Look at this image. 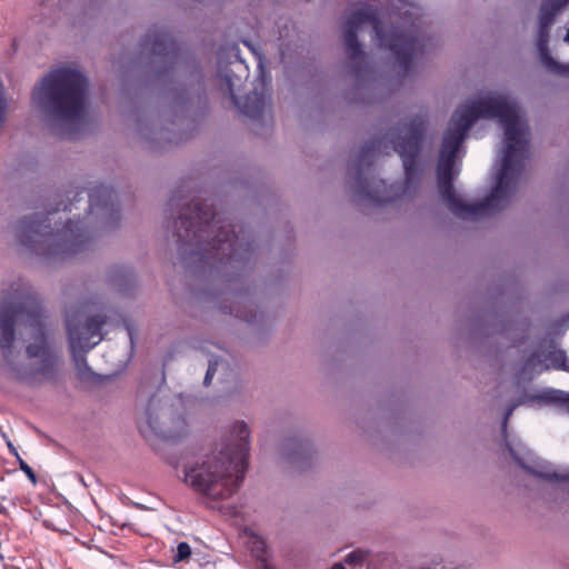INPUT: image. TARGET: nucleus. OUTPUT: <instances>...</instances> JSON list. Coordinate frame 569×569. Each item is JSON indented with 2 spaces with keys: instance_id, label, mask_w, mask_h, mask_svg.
Segmentation results:
<instances>
[{
  "instance_id": "a878e982",
  "label": "nucleus",
  "mask_w": 569,
  "mask_h": 569,
  "mask_svg": "<svg viewBox=\"0 0 569 569\" xmlns=\"http://www.w3.org/2000/svg\"><path fill=\"white\" fill-rule=\"evenodd\" d=\"M6 117V101L3 98L2 84L0 83V126L4 121Z\"/></svg>"
},
{
  "instance_id": "9d476101",
  "label": "nucleus",
  "mask_w": 569,
  "mask_h": 569,
  "mask_svg": "<svg viewBox=\"0 0 569 569\" xmlns=\"http://www.w3.org/2000/svg\"><path fill=\"white\" fill-rule=\"evenodd\" d=\"M550 369L569 370L567 355L563 350L552 349L542 355L532 353L522 365L519 378L531 380L535 376Z\"/></svg>"
},
{
  "instance_id": "393cba45",
  "label": "nucleus",
  "mask_w": 569,
  "mask_h": 569,
  "mask_svg": "<svg viewBox=\"0 0 569 569\" xmlns=\"http://www.w3.org/2000/svg\"><path fill=\"white\" fill-rule=\"evenodd\" d=\"M20 469L27 475V477L34 483L36 482V473L32 468L22 459L19 458Z\"/></svg>"
},
{
  "instance_id": "39448f33",
  "label": "nucleus",
  "mask_w": 569,
  "mask_h": 569,
  "mask_svg": "<svg viewBox=\"0 0 569 569\" xmlns=\"http://www.w3.org/2000/svg\"><path fill=\"white\" fill-rule=\"evenodd\" d=\"M366 23L372 26L379 44L395 54L400 69L403 72L409 71L412 62L425 47V39L420 34L419 24L416 21L407 24V20L403 19V24L395 27L390 33H387L381 24L380 11L376 7L363 4L352 10L345 22L346 53L351 60H357L363 54L357 32Z\"/></svg>"
},
{
  "instance_id": "1a4fd4ad",
  "label": "nucleus",
  "mask_w": 569,
  "mask_h": 569,
  "mask_svg": "<svg viewBox=\"0 0 569 569\" xmlns=\"http://www.w3.org/2000/svg\"><path fill=\"white\" fill-rule=\"evenodd\" d=\"M427 120L422 114L416 116L409 123L398 128V136L392 139L395 151L400 156L407 184L418 179V156L426 133Z\"/></svg>"
},
{
  "instance_id": "c756f323",
  "label": "nucleus",
  "mask_w": 569,
  "mask_h": 569,
  "mask_svg": "<svg viewBox=\"0 0 569 569\" xmlns=\"http://www.w3.org/2000/svg\"><path fill=\"white\" fill-rule=\"evenodd\" d=\"M565 41L569 43V29H568V31L566 33Z\"/></svg>"
},
{
  "instance_id": "f8f14e48",
  "label": "nucleus",
  "mask_w": 569,
  "mask_h": 569,
  "mask_svg": "<svg viewBox=\"0 0 569 569\" xmlns=\"http://www.w3.org/2000/svg\"><path fill=\"white\" fill-rule=\"evenodd\" d=\"M518 405L519 403H515L506 410L503 420L501 423L502 435H503V438L506 440V446H507L511 457L520 465L521 468H523L525 470H527L528 472H530L537 477H540L543 479H558L557 473L546 471L543 469V466L533 459V455L529 449H527L525 446H522L520 443L518 445V448H516L512 443H510L508 441V439H507L508 420L511 417L515 408Z\"/></svg>"
},
{
  "instance_id": "f257e3e1",
  "label": "nucleus",
  "mask_w": 569,
  "mask_h": 569,
  "mask_svg": "<svg viewBox=\"0 0 569 569\" xmlns=\"http://www.w3.org/2000/svg\"><path fill=\"white\" fill-rule=\"evenodd\" d=\"M529 126L506 93L488 92L456 109L445 131L437 182L441 199L460 219L505 209L529 156Z\"/></svg>"
},
{
  "instance_id": "9b49d317",
  "label": "nucleus",
  "mask_w": 569,
  "mask_h": 569,
  "mask_svg": "<svg viewBox=\"0 0 569 569\" xmlns=\"http://www.w3.org/2000/svg\"><path fill=\"white\" fill-rule=\"evenodd\" d=\"M518 405L519 403H515L506 410L503 420L501 423L502 435H503V438L506 440V446H507L511 457L520 465L521 468H523L525 470H527L528 472H530L537 477H540L543 479H558L557 473L546 471L543 469V466L533 459V455L529 449H527L525 446H522L520 443L518 445V448H516L512 443H510L508 441V439H507L508 420L511 417L515 408Z\"/></svg>"
},
{
  "instance_id": "20e7f679",
  "label": "nucleus",
  "mask_w": 569,
  "mask_h": 569,
  "mask_svg": "<svg viewBox=\"0 0 569 569\" xmlns=\"http://www.w3.org/2000/svg\"><path fill=\"white\" fill-rule=\"evenodd\" d=\"M88 80L76 68L59 67L46 74L32 91V101L52 127L79 128L87 114Z\"/></svg>"
},
{
  "instance_id": "4468645a",
  "label": "nucleus",
  "mask_w": 569,
  "mask_h": 569,
  "mask_svg": "<svg viewBox=\"0 0 569 569\" xmlns=\"http://www.w3.org/2000/svg\"><path fill=\"white\" fill-rule=\"evenodd\" d=\"M142 47L156 56L169 54L176 50L171 34L163 29L150 30L146 34Z\"/></svg>"
},
{
  "instance_id": "bb28decb",
  "label": "nucleus",
  "mask_w": 569,
  "mask_h": 569,
  "mask_svg": "<svg viewBox=\"0 0 569 569\" xmlns=\"http://www.w3.org/2000/svg\"><path fill=\"white\" fill-rule=\"evenodd\" d=\"M543 2H548L550 7H553L556 10H561L569 0H545Z\"/></svg>"
},
{
  "instance_id": "2f4dec72",
  "label": "nucleus",
  "mask_w": 569,
  "mask_h": 569,
  "mask_svg": "<svg viewBox=\"0 0 569 569\" xmlns=\"http://www.w3.org/2000/svg\"><path fill=\"white\" fill-rule=\"evenodd\" d=\"M63 210H64V211H66V210H69V211H70L71 209L69 208V206H64Z\"/></svg>"
},
{
  "instance_id": "412c9836",
  "label": "nucleus",
  "mask_w": 569,
  "mask_h": 569,
  "mask_svg": "<svg viewBox=\"0 0 569 569\" xmlns=\"http://www.w3.org/2000/svg\"><path fill=\"white\" fill-rule=\"evenodd\" d=\"M153 402V399H150V402L148 405V408L146 410V420H147V425L148 427L150 428V430L156 433V435H159L161 436L162 438H172L171 435H168L166 431L161 430L158 426V421L156 418H153V415L151 412V405Z\"/></svg>"
},
{
  "instance_id": "7ed1b4c3",
  "label": "nucleus",
  "mask_w": 569,
  "mask_h": 569,
  "mask_svg": "<svg viewBox=\"0 0 569 569\" xmlns=\"http://www.w3.org/2000/svg\"><path fill=\"white\" fill-rule=\"evenodd\" d=\"M43 318L38 298L24 283L12 284L10 292L0 303V347L4 350L6 358L11 352L16 325L29 327L32 330V337L38 340L28 345L26 351L29 358H39L40 366L31 373L12 368L19 380L29 381L36 376L51 379L54 375L58 357L47 342Z\"/></svg>"
},
{
  "instance_id": "f03ea898",
  "label": "nucleus",
  "mask_w": 569,
  "mask_h": 569,
  "mask_svg": "<svg viewBox=\"0 0 569 569\" xmlns=\"http://www.w3.org/2000/svg\"><path fill=\"white\" fill-rule=\"evenodd\" d=\"M249 438L247 423L236 422L221 442L219 455L197 456L184 465V482L207 499L230 498L240 488L248 468Z\"/></svg>"
},
{
  "instance_id": "a211bd4d",
  "label": "nucleus",
  "mask_w": 569,
  "mask_h": 569,
  "mask_svg": "<svg viewBox=\"0 0 569 569\" xmlns=\"http://www.w3.org/2000/svg\"><path fill=\"white\" fill-rule=\"evenodd\" d=\"M267 106L268 100L266 96L263 93H258L257 90H254L252 93L247 96L244 103L241 107V111L251 119H259L263 114Z\"/></svg>"
},
{
  "instance_id": "2eb2a0df",
  "label": "nucleus",
  "mask_w": 569,
  "mask_h": 569,
  "mask_svg": "<svg viewBox=\"0 0 569 569\" xmlns=\"http://www.w3.org/2000/svg\"><path fill=\"white\" fill-rule=\"evenodd\" d=\"M548 40H549V30H545L539 27L538 36H537V50L539 52V57L545 67L559 76H569V63L561 64L556 61L549 53L548 49Z\"/></svg>"
},
{
  "instance_id": "4be33fe9",
  "label": "nucleus",
  "mask_w": 569,
  "mask_h": 569,
  "mask_svg": "<svg viewBox=\"0 0 569 569\" xmlns=\"http://www.w3.org/2000/svg\"><path fill=\"white\" fill-rule=\"evenodd\" d=\"M368 552L365 550H355L346 556L345 563L351 568L361 567L367 558Z\"/></svg>"
},
{
  "instance_id": "aec40b11",
  "label": "nucleus",
  "mask_w": 569,
  "mask_h": 569,
  "mask_svg": "<svg viewBox=\"0 0 569 569\" xmlns=\"http://www.w3.org/2000/svg\"><path fill=\"white\" fill-rule=\"evenodd\" d=\"M558 11L559 10H556L553 7H550L548 2H543L541 6L539 27L549 30Z\"/></svg>"
},
{
  "instance_id": "6ab92c4d",
  "label": "nucleus",
  "mask_w": 569,
  "mask_h": 569,
  "mask_svg": "<svg viewBox=\"0 0 569 569\" xmlns=\"http://www.w3.org/2000/svg\"><path fill=\"white\" fill-rule=\"evenodd\" d=\"M248 546L251 549L253 557L259 561H267L268 550L266 541L258 536H251L248 540Z\"/></svg>"
},
{
  "instance_id": "b1692460",
  "label": "nucleus",
  "mask_w": 569,
  "mask_h": 569,
  "mask_svg": "<svg viewBox=\"0 0 569 569\" xmlns=\"http://www.w3.org/2000/svg\"><path fill=\"white\" fill-rule=\"evenodd\" d=\"M218 361L217 360H211L209 362V366H208V369H207V372H206V376H204V379H203V383L204 386H209L210 382H211V379L213 377V375L216 373L217 371V367H218Z\"/></svg>"
},
{
  "instance_id": "f3484780",
  "label": "nucleus",
  "mask_w": 569,
  "mask_h": 569,
  "mask_svg": "<svg viewBox=\"0 0 569 569\" xmlns=\"http://www.w3.org/2000/svg\"><path fill=\"white\" fill-rule=\"evenodd\" d=\"M528 400L558 405L569 411V392L562 390L547 388L531 396Z\"/></svg>"
},
{
  "instance_id": "7c9ffc66",
  "label": "nucleus",
  "mask_w": 569,
  "mask_h": 569,
  "mask_svg": "<svg viewBox=\"0 0 569 569\" xmlns=\"http://www.w3.org/2000/svg\"><path fill=\"white\" fill-rule=\"evenodd\" d=\"M378 183H379V186H382V187H385V186H386V183H385V181H383V180H379V181H378Z\"/></svg>"
},
{
  "instance_id": "cd10ccee",
  "label": "nucleus",
  "mask_w": 569,
  "mask_h": 569,
  "mask_svg": "<svg viewBox=\"0 0 569 569\" xmlns=\"http://www.w3.org/2000/svg\"><path fill=\"white\" fill-rule=\"evenodd\" d=\"M228 87H229V91H230V97L233 101L234 104H238V99H237V96L233 93V90L231 88V82L230 80H228Z\"/></svg>"
},
{
  "instance_id": "ddd939ff",
  "label": "nucleus",
  "mask_w": 569,
  "mask_h": 569,
  "mask_svg": "<svg viewBox=\"0 0 569 569\" xmlns=\"http://www.w3.org/2000/svg\"><path fill=\"white\" fill-rule=\"evenodd\" d=\"M380 150V141L373 140L370 144L362 148L356 170V186L357 190L361 194H366L368 198L383 203L390 200V197L380 194L378 190L373 189L372 184L376 182L375 179H369L363 168L365 164L368 167L371 164V158L375 152Z\"/></svg>"
},
{
  "instance_id": "0eeeda50",
  "label": "nucleus",
  "mask_w": 569,
  "mask_h": 569,
  "mask_svg": "<svg viewBox=\"0 0 569 569\" xmlns=\"http://www.w3.org/2000/svg\"><path fill=\"white\" fill-rule=\"evenodd\" d=\"M189 209L180 213L176 221L177 236L180 241L199 242L213 231H218L209 241V246L221 256V261L230 262L238 260L241 243L239 236L231 223H222L219 213L210 204L196 202L192 211Z\"/></svg>"
},
{
  "instance_id": "5701e85b",
  "label": "nucleus",
  "mask_w": 569,
  "mask_h": 569,
  "mask_svg": "<svg viewBox=\"0 0 569 569\" xmlns=\"http://www.w3.org/2000/svg\"><path fill=\"white\" fill-rule=\"evenodd\" d=\"M191 555V548L187 542H180L177 546V550L173 557V560L176 562L183 561L184 559L189 558Z\"/></svg>"
},
{
  "instance_id": "423d86ee",
  "label": "nucleus",
  "mask_w": 569,
  "mask_h": 569,
  "mask_svg": "<svg viewBox=\"0 0 569 569\" xmlns=\"http://www.w3.org/2000/svg\"><path fill=\"white\" fill-rule=\"evenodd\" d=\"M53 212L36 213L22 219L17 226L19 242L40 253H77L89 240L88 230L81 220H68L61 227H51ZM57 224V222H54Z\"/></svg>"
},
{
  "instance_id": "dca6fc26",
  "label": "nucleus",
  "mask_w": 569,
  "mask_h": 569,
  "mask_svg": "<svg viewBox=\"0 0 569 569\" xmlns=\"http://www.w3.org/2000/svg\"><path fill=\"white\" fill-rule=\"evenodd\" d=\"M117 200L116 191L104 184H99L89 189V212H93L97 208H113Z\"/></svg>"
},
{
  "instance_id": "6e6552de",
  "label": "nucleus",
  "mask_w": 569,
  "mask_h": 569,
  "mask_svg": "<svg viewBox=\"0 0 569 569\" xmlns=\"http://www.w3.org/2000/svg\"><path fill=\"white\" fill-rule=\"evenodd\" d=\"M107 322L108 319L104 315L87 318L83 323L80 322V315L78 313L67 316L66 325L72 358L81 373L90 370L86 353L102 340L101 328Z\"/></svg>"
},
{
  "instance_id": "c85d7f7f",
  "label": "nucleus",
  "mask_w": 569,
  "mask_h": 569,
  "mask_svg": "<svg viewBox=\"0 0 569 569\" xmlns=\"http://www.w3.org/2000/svg\"><path fill=\"white\" fill-rule=\"evenodd\" d=\"M126 329L128 331V335H129V338H130V342H131V345H133V330L128 325H126Z\"/></svg>"
}]
</instances>
